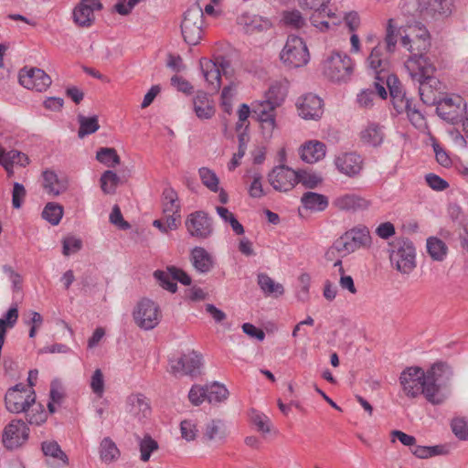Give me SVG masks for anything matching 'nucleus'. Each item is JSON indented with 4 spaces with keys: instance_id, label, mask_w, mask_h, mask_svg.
<instances>
[{
    "instance_id": "f257e3e1",
    "label": "nucleus",
    "mask_w": 468,
    "mask_h": 468,
    "mask_svg": "<svg viewBox=\"0 0 468 468\" xmlns=\"http://www.w3.org/2000/svg\"><path fill=\"white\" fill-rule=\"evenodd\" d=\"M405 68L412 81L419 84V94L423 103L441 104V95L443 93L444 86L434 76L436 69L430 59L426 56L415 55L409 58Z\"/></svg>"
},
{
    "instance_id": "f03ea898",
    "label": "nucleus",
    "mask_w": 468,
    "mask_h": 468,
    "mask_svg": "<svg viewBox=\"0 0 468 468\" xmlns=\"http://www.w3.org/2000/svg\"><path fill=\"white\" fill-rule=\"evenodd\" d=\"M425 399L433 405L442 404L447 394L443 389L450 384L453 372L444 362L433 364L426 372Z\"/></svg>"
},
{
    "instance_id": "7ed1b4c3",
    "label": "nucleus",
    "mask_w": 468,
    "mask_h": 468,
    "mask_svg": "<svg viewBox=\"0 0 468 468\" xmlns=\"http://www.w3.org/2000/svg\"><path fill=\"white\" fill-rule=\"evenodd\" d=\"M391 265L400 273L409 274L416 267V250L408 239H398L389 244Z\"/></svg>"
},
{
    "instance_id": "20e7f679",
    "label": "nucleus",
    "mask_w": 468,
    "mask_h": 468,
    "mask_svg": "<svg viewBox=\"0 0 468 468\" xmlns=\"http://www.w3.org/2000/svg\"><path fill=\"white\" fill-rule=\"evenodd\" d=\"M354 64L349 56L333 52L323 63L324 75L333 82L341 83L350 80Z\"/></svg>"
},
{
    "instance_id": "39448f33",
    "label": "nucleus",
    "mask_w": 468,
    "mask_h": 468,
    "mask_svg": "<svg viewBox=\"0 0 468 468\" xmlns=\"http://www.w3.org/2000/svg\"><path fill=\"white\" fill-rule=\"evenodd\" d=\"M280 58L289 69L304 66L309 61V52L303 40L294 35H290L282 48Z\"/></svg>"
},
{
    "instance_id": "423d86ee",
    "label": "nucleus",
    "mask_w": 468,
    "mask_h": 468,
    "mask_svg": "<svg viewBox=\"0 0 468 468\" xmlns=\"http://www.w3.org/2000/svg\"><path fill=\"white\" fill-rule=\"evenodd\" d=\"M371 237L367 227H356L346 231L335 240V248L341 256H346L360 248L368 247Z\"/></svg>"
},
{
    "instance_id": "0eeeda50",
    "label": "nucleus",
    "mask_w": 468,
    "mask_h": 468,
    "mask_svg": "<svg viewBox=\"0 0 468 468\" xmlns=\"http://www.w3.org/2000/svg\"><path fill=\"white\" fill-rule=\"evenodd\" d=\"M199 64L208 88L215 92L220 89L221 75L227 76L231 73L229 60L222 56L217 57L214 60L201 58Z\"/></svg>"
},
{
    "instance_id": "6e6552de",
    "label": "nucleus",
    "mask_w": 468,
    "mask_h": 468,
    "mask_svg": "<svg viewBox=\"0 0 468 468\" xmlns=\"http://www.w3.org/2000/svg\"><path fill=\"white\" fill-rule=\"evenodd\" d=\"M36 400V394L33 388H27L25 384L19 383L10 388L5 396V402L6 410L11 413L27 412L30 405Z\"/></svg>"
},
{
    "instance_id": "1a4fd4ad",
    "label": "nucleus",
    "mask_w": 468,
    "mask_h": 468,
    "mask_svg": "<svg viewBox=\"0 0 468 468\" xmlns=\"http://www.w3.org/2000/svg\"><path fill=\"white\" fill-rule=\"evenodd\" d=\"M181 31L184 40L189 45H197L203 34V10L198 5L188 8L181 23Z\"/></svg>"
},
{
    "instance_id": "9d476101",
    "label": "nucleus",
    "mask_w": 468,
    "mask_h": 468,
    "mask_svg": "<svg viewBox=\"0 0 468 468\" xmlns=\"http://www.w3.org/2000/svg\"><path fill=\"white\" fill-rule=\"evenodd\" d=\"M407 27L410 30L413 37L409 34L401 37V45L406 48L412 55L410 57L425 56L424 53L430 48V34L427 28L420 22H415L413 25H408Z\"/></svg>"
},
{
    "instance_id": "9b49d317",
    "label": "nucleus",
    "mask_w": 468,
    "mask_h": 468,
    "mask_svg": "<svg viewBox=\"0 0 468 468\" xmlns=\"http://www.w3.org/2000/svg\"><path fill=\"white\" fill-rule=\"evenodd\" d=\"M399 382L406 396L417 398L422 394L425 397L426 375L419 367H410L402 371Z\"/></svg>"
},
{
    "instance_id": "f8f14e48",
    "label": "nucleus",
    "mask_w": 468,
    "mask_h": 468,
    "mask_svg": "<svg viewBox=\"0 0 468 468\" xmlns=\"http://www.w3.org/2000/svg\"><path fill=\"white\" fill-rule=\"evenodd\" d=\"M170 373L174 376L197 377L202 366V356L196 351L183 354L178 359L169 358Z\"/></svg>"
},
{
    "instance_id": "ddd939ff",
    "label": "nucleus",
    "mask_w": 468,
    "mask_h": 468,
    "mask_svg": "<svg viewBox=\"0 0 468 468\" xmlns=\"http://www.w3.org/2000/svg\"><path fill=\"white\" fill-rule=\"evenodd\" d=\"M185 225L189 235L199 239H207L213 233V220L203 210L189 214Z\"/></svg>"
},
{
    "instance_id": "4468645a",
    "label": "nucleus",
    "mask_w": 468,
    "mask_h": 468,
    "mask_svg": "<svg viewBox=\"0 0 468 468\" xmlns=\"http://www.w3.org/2000/svg\"><path fill=\"white\" fill-rule=\"evenodd\" d=\"M29 428L22 420H11L4 429L2 441L8 450L24 445L28 440Z\"/></svg>"
},
{
    "instance_id": "2eb2a0df",
    "label": "nucleus",
    "mask_w": 468,
    "mask_h": 468,
    "mask_svg": "<svg viewBox=\"0 0 468 468\" xmlns=\"http://www.w3.org/2000/svg\"><path fill=\"white\" fill-rule=\"evenodd\" d=\"M154 277L160 286L171 292H176L177 290L176 281L184 285H190L192 282L190 276L185 271L176 266H168L165 271L157 270L154 272Z\"/></svg>"
},
{
    "instance_id": "dca6fc26",
    "label": "nucleus",
    "mask_w": 468,
    "mask_h": 468,
    "mask_svg": "<svg viewBox=\"0 0 468 468\" xmlns=\"http://www.w3.org/2000/svg\"><path fill=\"white\" fill-rule=\"evenodd\" d=\"M268 181L276 191L287 192L297 184V176L290 167L278 165L269 173Z\"/></svg>"
},
{
    "instance_id": "f3484780",
    "label": "nucleus",
    "mask_w": 468,
    "mask_h": 468,
    "mask_svg": "<svg viewBox=\"0 0 468 468\" xmlns=\"http://www.w3.org/2000/svg\"><path fill=\"white\" fill-rule=\"evenodd\" d=\"M19 82L26 89L42 92L50 86L51 78L37 68L23 69L19 72Z\"/></svg>"
},
{
    "instance_id": "a211bd4d",
    "label": "nucleus",
    "mask_w": 468,
    "mask_h": 468,
    "mask_svg": "<svg viewBox=\"0 0 468 468\" xmlns=\"http://www.w3.org/2000/svg\"><path fill=\"white\" fill-rule=\"evenodd\" d=\"M101 8L100 0H80L73 9V21L79 27H90L95 21L94 12Z\"/></svg>"
},
{
    "instance_id": "6ab92c4d",
    "label": "nucleus",
    "mask_w": 468,
    "mask_h": 468,
    "mask_svg": "<svg viewBox=\"0 0 468 468\" xmlns=\"http://www.w3.org/2000/svg\"><path fill=\"white\" fill-rule=\"evenodd\" d=\"M299 115L305 120H318L324 113L323 101L313 93H308L297 102Z\"/></svg>"
},
{
    "instance_id": "aec40b11",
    "label": "nucleus",
    "mask_w": 468,
    "mask_h": 468,
    "mask_svg": "<svg viewBox=\"0 0 468 468\" xmlns=\"http://www.w3.org/2000/svg\"><path fill=\"white\" fill-rule=\"evenodd\" d=\"M281 104V99L262 101L253 105L252 114L261 122L263 129L272 131L275 127V109Z\"/></svg>"
},
{
    "instance_id": "412c9836",
    "label": "nucleus",
    "mask_w": 468,
    "mask_h": 468,
    "mask_svg": "<svg viewBox=\"0 0 468 468\" xmlns=\"http://www.w3.org/2000/svg\"><path fill=\"white\" fill-rule=\"evenodd\" d=\"M338 171L349 177L359 175L363 168V159L356 153H345L335 159Z\"/></svg>"
},
{
    "instance_id": "4be33fe9",
    "label": "nucleus",
    "mask_w": 468,
    "mask_h": 468,
    "mask_svg": "<svg viewBox=\"0 0 468 468\" xmlns=\"http://www.w3.org/2000/svg\"><path fill=\"white\" fill-rule=\"evenodd\" d=\"M135 322H154L161 318V311L156 303L142 299L133 312Z\"/></svg>"
},
{
    "instance_id": "5701e85b",
    "label": "nucleus",
    "mask_w": 468,
    "mask_h": 468,
    "mask_svg": "<svg viewBox=\"0 0 468 468\" xmlns=\"http://www.w3.org/2000/svg\"><path fill=\"white\" fill-rule=\"evenodd\" d=\"M42 177L43 187L48 194L58 196L68 189V178L64 176H58L53 170H45L42 173Z\"/></svg>"
},
{
    "instance_id": "b1692460",
    "label": "nucleus",
    "mask_w": 468,
    "mask_h": 468,
    "mask_svg": "<svg viewBox=\"0 0 468 468\" xmlns=\"http://www.w3.org/2000/svg\"><path fill=\"white\" fill-rule=\"evenodd\" d=\"M369 201L356 194H346L337 197L333 201V206L343 211H356L367 209L369 207Z\"/></svg>"
},
{
    "instance_id": "393cba45",
    "label": "nucleus",
    "mask_w": 468,
    "mask_h": 468,
    "mask_svg": "<svg viewBox=\"0 0 468 468\" xmlns=\"http://www.w3.org/2000/svg\"><path fill=\"white\" fill-rule=\"evenodd\" d=\"M359 138L363 144L378 147L385 138L384 126L377 122H368L359 133Z\"/></svg>"
},
{
    "instance_id": "a878e982",
    "label": "nucleus",
    "mask_w": 468,
    "mask_h": 468,
    "mask_svg": "<svg viewBox=\"0 0 468 468\" xmlns=\"http://www.w3.org/2000/svg\"><path fill=\"white\" fill-rule=\"evenodd\" d=\"M238 24L243 27L247 34L267 31L271 27V23L268 19L249 14L239 16L238 17Z\"/></svg>"
},
{
    "instance_id": "bb28decb",
    "label": "nucleus",
    "mask_w": 468,
    "mask_h": 468,
    "mask_svg": "<svg viewBox=\"0 0 468 468\" xmlns=\"http://www.w3.org/2000/svg\"><path fill=\"white\" fill-rule=\"evenodd\" d=\"M190 261L199 273H207L214 267L213 257L203 247H195L191 250Z\"/></svg>"
},
{
    "instance_id": "cd10ccee",
    "label": "nucleus",
    "mask_w": 468,
    "mask_h": 468,
    "mask_svg": "<svg viewBox=\"0 0 468 468\" xmlns=\"http://www.w3.org/2000/svg\"><path fill=\"white\" fill-rule=\"evenodd\" d=\"M326 146L324 143L319 141H310L303 144L300 150L301 158L303 162L314 164L325 155Z\"/></svg>"
},
{
    "instance_id": "c85d7f7f",
    "label": "nucleus",
    "mask_w": 468,
    "mask_h": 468,
    "mask_svg": "<svg viewBox=\"0 0 468 468\" xmlns=\"http://www.w3.org/2000/svg\"><path fill=\"white\" fill-rule=\"evenodd\" d=\"M194 111L199 119H210L215 114V106L204 91H197L193 99Z\"/></svg>"
},
{
    "instance_id": "c756f323",
    "label": "nucleus",
    "mask_w": 468,
    "mask_h": 468,
    "mask_svg": "<svg viewBox=\"0 0 468 468\" xmlns=\"http://www.w3.org/2000/svg\"><path fill=\"white\" fill-rule=\"evenodd\" d=\"M303 207L311 211H324L328 207V198L322 194L306 192L301 197Z\"/></svg>"
},
{
    "instance_id": "7c9ffc66",
    "label": "nucleus",
    "mask_w": 468,
    "mask_h": 468,
    "mask_svg": "<svg viewBox=\"0 0 468 468\" xmlns=\"http://www.w3.org/2000/svg\"><path fill=\"white\" fill-rule=\"evenodd\" d=\"M228 436L226 425L223 420H211L206 424L203 438L206 441H223Z\"/></svg>"
},
{
    "instance_id": "2f4dec72",
    "label": "nucleus",
    "mask_w": 468,
    "mask_h": 468,
    "mask_svg": "<svg viewBox=\"0 0 468 468\" xmlns=\"http://www.w3.org/2000/svg\"><path fill=\"white\" fill-rule=\"evenodd\" d=\"M452 0H428L426 14L438 19L449 16L452 12Z\"/></svg>"
},
{
    "instance_id": "473e14b6",
    "label": "nucleus",
    "mask_w": 468,
    "mask_h": 468,
    "mask_svg": "<svg viewBox=\"0 0 468 468\" xmlns=\"http://www.w3.org/2000/svg\"><path fill=\"white\" fill-rule=\"evenodd\" d=\"M29 159L27 154L21 153L17 150H11L8 152H5L4 149L0 148V164L8 170L9 167L14 165H18L20 166H26L28 165Z\"/></svg>"
},
{
    "instance_id": "72a5a7b5",
    "label": "nucleus",
    "mask_w": 468,
    "mask_h": 468,
    "mask_svg": "<svg viewBox=\"0 0 468 468\" xmlns=\"http://www.w3.org/2000/svg\"><path fill=\"white\" fill-rule=\"evenodd\" d=\"M400 31L406 32L405 27H399L394 18H389L386 26L385 43L388 53H393L398 42V35Z\"/></svg>"
},
{
    "instance_id": "f704fd0d",
    "label": "nucleus",
    "mask_w": 468,
    "mask_h": 468,
    "mask_svg": "<svg viewBox=\"0 0 468 468\" xmlns=\"http://www.w3.org/2000/svg\"><path fill=\"white\" fill-rule=\"evenodd\" d=\"M77 120L79 122L78 136L82 139L85 136L94 133L100 128L99 119L97 115L84 116L83 114H78Z\"/></svg>"
},
{
    "instance_id": "c9c22d12",
    "label": "nucleus",
    "mask_w": 468,
    "mask_h": 468,
    "mask_svg": "<svg viewBox=\"0 0 468 468\" xmlns=\"http://www.w3.org/2000/svg\"><path fill=\"white\" fill-rule=\"evenodd\" d=\"M120 456V451L114 441L105 437L102 439L100 444V457L102 462L111 463L115 462Z\"/></svg>"
},
{
    "instance_id": "e433bc0d",
    "label": "nucleus",
    "mask_w": 468,
    "mask_h": 468,
    "mask_svg": "<svg viewBox=\"0 0 468 468\" xmlns=\"http://www.w3.org/2000/svg\"><path fill=\"white\" fill-rule=\"evenodd\" d=\"M258 284L266 295L278 297L284 292L283 286L281 283L275 282L265 273L258 275Z\"/></svg>"
},
{
    "instance_id": "4c0bfd02",
    "label": "nucleus",
    "mask_w": 468,
    "mask_h": 468,
    "mask_svg": "<svg viewBox=\"0 0 468 468\" xmlns=\"http://www.w3.org/2000/svg\"><path fill=\"white\" fill-rule=\"evenodd\" d=\"M369 68L377 74H380L386 70L388 65L387 58H383V48L378 44L372 50L367 58Z\"/></svg>"
},
{
    "instance_id": "58836bf2",
    "label": "nucleus",
    "mask_w": 468,
    "mask_h": 468,
    "mask_svg": "<svg viewBox=\"0 0 468 468\" xmlns=\"http://www.w3.org/2000/svg\"><path fill=\"white\" fill-rule=\"evenodd\" d=\"M427 250L432 260L442 261L446 257L448 248L441 239L436 237H430L427 239Z\"/></svg>"
},
{
    "instance_id": "ea45409f",
    "label": "nucleus",
    "mask_w": 468,
    "mask_h": 468,
    "mask_svg": "<svg viewBox=\"0 0 468 468\" xmlns=\"http://www.w3.org/2000/svg\"><path fill=\"white\" fill-rule=\"evenodd\" d=\"M207 400L209 403H220L227 399L229 390L227 388L218 382H214L210 385H206Z\"/></svg>"
},
{
    "instance_id": "a19ab883",
    "label": "nucleus",
    "mask_w": 468,
    "mask_h": 468,
    "mask_svg": "<svg viewBox=\"0 0 468 468\" xmlns=\"http://www.w3.org/2000/svg\"><path fill=\"white\" fill-rule=\"evenodd\" d=\"M164 214H176L180 212V204L176 192L172 188H165L163 192Z\"/></svg>"
},
{
    "instance_id": "79ce46f5",
    "label": "nucleus",
    "mask_w": 468,
    "mask_h": 468,
    "mask_svg": "<svg viewBox=\"0 0 468 468\" xmlns=\"http://www.w3.org/2000/svg\"><path fill=\"white\" fill-rule=\"evenodd\" d=\"M42 452L46 456L52 457L60 461L63 465H67L69 459L67 454L61 450L58 443L55 441H47L42 442Z\"/></svg>"
},
{
    "instance_id": "37998d69",
    "label": "nucleus",
    "mask_w": 468,
    "mask_h": 468,
    "mask_svg": "<svg viewBox=\"0 0 468 468\" xmlns=\"http://www.w3.org/2000/svg\"><path fill=\"white\" fill-rule=\"evenodd\" d=\"M120 181L121 179L115 172L107 170L101 176V188L104 194L112 195L115 193Z\"/></svg>"
},
{
    "instance_id": "c03bdc74",
    "label": "nucleus",
    "mask_w": 468,
    "mask_h": 468,
    "mask_svg": "<svg viewBox=\"0 0 468 468\" xmlns=\"http://www.w3.org/2000/svg\"><path fill=\"white\" fill-rule=\"evenodd\" d=\"M62 216L63 207L54 202L48 203L42 211L43 218L53 226H56L60 222Z\"/></svg>"
},
{
    "instance_id": "a18cd8bd",
    "label": "nucleus",
    "mask_w": 468,
    "mask_h": 468,
    "mask_svg": "<svg viewBox=\"0 0 468 468\" xmlns=\"http://www.w3.org/2000/svg\"><path fill=\"white\" fill-rule=\"evenodd\" d=\"M96 159L107 165L108 167L113 168L120 164L121 159L114 148L102 147L96 154Z\"/></svg>"
},
{
    "instance_id": "49530a36",
    "label": "nucleus",
    "mask_w": 468,
    "mask_h": 468,
    "mask_svg": "<svg viewBox=\"0 0 468 468\" xmlns=\"http://www.w3.org/2000/svg\"><path fill=\"white\" fill-rule=\"evenodd\" d=\"M26 413L27 420L30 424L40 425L47 420L48 414L44 407L36 401L30 405V409Z\"/></svg>"
},
{
    "instance_id": "de8ad7c7",
    "label": "nucleus",
    "mask_w": 468,
    "mask_h": 468,
    "mask_svg": "<svg viewBox=\"0 0 468 468\" xmlns=\"http://www.w3.org/2000/svg\"><path fill=\"white\" fill-rule=\"evenodd\" d=\"M199 177L202 184L212 192H218L219 190V178L211 169L207 167H201L198 170Z\"/></svg>"
},
{
    "instance_id": "09e8293b",
    "label": "nucleus",
    "mask_w": 468,
    "mask_h": 468,
    "mask_svg": "<svg viewBox=\"0 0 468 468\" xmlns=\"http://www.w3.org/2000/svg\"><path fill=\"white\" fill-rule=\"evenodd\" d=\"M138 441L141 453L140 458L143 462H148L152 452L158 449V443L148 434L144 435L142 439L138 437Z\"/></svg>"
},
{
    "instance_id": "8fccbe9b",
    "label": "nucleus",
    "mask_w": 468,
    "mask_h": 468,
    "mask_svg": "<svg viewBox=\"0 0 468 468\" xmlns=\"http://www.w3.org/2000/svg\"><path fill=\"white\" fill-rule=\"evenodd\" d=\"M250 420L259 431L262 433H269L271 431V420L265 414L252 410L250 413Z\"/></svg>"
},
{
    "instance_id": "3c124183",
    "label": "nucleus",
    "mask_w": 468,
    "mask_h": 468,
    "mask_svg": "<svg viewBox=\"0 0 468 468\" xmlns=\"http://www.w3.org/2000/svg\"><path fill=\"white\" fill-rule=\"evenodd\" d=\"M295 175L297 176V183H302L307 188H314L322 182L319 176L303 170L295 171Z\"/></svg>"
},
{
    "instance_id": "603ef678",
    "label": "nucleus",
    "mask_w": 468,
    "mask_h": 468,
    "mask_svg": "<svg viewBox=\"0 0 468 468\" xmlns=\"http://www.w3.org/2000/svg\"><path fill=\"white\" fill-rule=\"evenodd\" d=\"M283 21L287 26L299 29L305 25V20L298 10L287 11L283 14Z\"/></svg>"
},
{
    "instance_id": "864d4df0",
    "label": "nucleus",
    "mask_w": 468,
    "mask_h": 468,
    "mask_svg": "<svg viewBox=\"0 0 468 468\" xmlns=\"http://www.w3.org/2000/svg\"><path fill=\"white\" fill-rule=\"evenodd\" d=\"M90 388L93 393L98 397H101L104 392V378L100 368L96 369L90 379Z\"/></svg>"
},
{
    "instance_id": "5fc2aeb1",
    "label": "nucleus",
    "mask_w": 468,
    "mask_h": 468,
    "mask_svg": "<svg viewBox=\"0 0 468 468\" xmlns=\"http://www.w3.org/2000/svg\"><path fill=\"white\" fill-rule=\"evenodd\" d=\"M180 431L182 437L188 441L195 440L197 437V429L193 420H182L180 423Z\"/></svg>"
},
{
    "instance_id": "6e6d98bb",
    "label": "nucleus",
    "mask_w": 468,
    "mask_h": 468,
    "mask_svg": "<svg viewBox=\"0 0 468 468\" xmlns=\"http://www.w3.org/2000/svg\"><path fill=\"white\" fill-rule=\"evenodd\" d=\"M188 399L193 405H200L207 399L206 387L194 385L188 393Z\"/></svg>"
},
{
    "instance_id": "4d7b16f0",
    "label": "nucleus",
    "mask_w": 468,
    "mask_h": 468,
    "mask_svg": "<svg viewBox=\"0 0 468 468\" xmlns=\"http://www.w3.org/2000/svg\"><path fill=\"white\" fill-rule=\"evenodd\" d=\"M82 242L80 239L74 237H67L63 239L62 253L69 256L79 251L81 249Z\"/></svg>"
},
{
    "instance_id": "13d9d810",
    "label": "nucleus",
    "mask_w": 468,
    "mask_h": 468,
    "mask_svg": "<svg viewBox=\"0 0 468 468\" xmlns=\"http://www.w3.org/2000/svg\"><path fill=\"white\" fill-rule=\"evenodd\" d=\"M452 432L461 440H468V423L463 419L452 421Z\"/></svg>"
},
{
    "instance_id": "bf43d9fd",
    "label": "nucleus",
    "mask_w": 468,
    "mask_h": 468,
    "mask_svg": "<svg viewBox=\"0 0 468 468\" xmlns=\"http://www.w3.org/2000/svg\"><path fill=\"white\" fill-rule=\"evenodd\" d=\"M110 222L121 229H128L131 227V225L123 219L121 209L117 205L113 206L110 214Z\"/></svg>"
},
{
    "instance_id": "052dcab7",
    "label": "nucleus",
    "mask_w": 468,
    "mask_h": 468,
    "mask_svg": "<svg viewBox=\"0 0 468 468\" xmlns=\"http://www.w3.org/2000/svg\"><path fill=\"white\" fill-rule=\"evenodd\" d=\"M26 194L27 192L24 186L16 182L12 192V205L15 208L21 207Z\"/></svg>"
},
{
    "instance_id": "680f3d73",
    "label": "nucleus",
    "mask_w": 468,
    "mask_h": 468,
    "mask_svg": "<svg viewBox=\"0 0 468 468\" xmlns=\"http://www.w3.org/2000/svg\"><path fill=\"white\" fill-rule=\"evenodd\" d=\"M425 180L431 188L437 191H442L449 186L447 181H445L444 179H442L441 177L435 174L431 173L426 175Z\"/></svg>"
},
{
    "instance_id": "e2e57ef3",
    "label": "nucleus",
    "mask_w": 468,
    "mask_h": 468,
    "mask_svg": "<svg viewBox=\"0 0 468 468\" xmlns=\"http://www.w3.org/2000/svg\"><path fill=\"white\" fill-rule=\"evenodd\" d=\"M129 400L133 405V409L134 410L142 411L144 416H146L147 412H149V405L146 401L145 397H144L143 395L131 396L129 398Z\"/></svg>"
},
{
    "instance_id": "0e129e2a",
    "label": "nucleus",
    "mask_w": 468,
    "mask_h": 468,
    "mask_svg": "<svg viewBox=\"0 0 468 468\" xmlns=\"http://www.w3.org/2000/svg\"><path fill=\"white\" fill-rule=\"evenodd\" d=\"M310 281L311 278L307 273H303L299 277L300 289L297 292V297L303 302L306 301L308 298Z\"/></svg>"
},
{
    "instance_id": "69168bd1",
    "label": "nucleus",
    "mask_w": 468,
    "mask_h": 468,
    "mask_svg": "<svg viewBox=\"0 0 468 468\" xmlns=\"http://www.w3.org/2000/svg\"><path fill=\"white\" fill-rule=\"evenodd\" d=\"M299 5L303 9H310L314 11H320L327 8V4L330 0H298Z\"/></svg>"
},
{
    "instance_id": "338daca9",
    "label": "nucleus",
    "mask_w": 468,
    "mask_h": 468,
    "mask_svg": "<svg viewBox=\"0 0 468 468\" xmlns=\"http://www.w3.org/2000/svg\"><path fill=\"white\" fill-rule=\"evenodd\" d=\"M251 197L259 198L265 195L261 184V176L259 174L254 175L253 181L249 189Z\"/></svg>"
},
{
    "instance_id": "774afa93",
    "label": "nucleus",
    "mask_w": 468,
    "mask_h": 468,
    "mask_svg": "<svg viewBox=\"0 0 468 468\" xmlns=\"http://www.w3.org/2000/svg\"><path fill=\"white\" fill-rule=\"evenodd\" d=\"M375 98V91L373 90H362L357 95V102L361 107L370 108L373 106V100Z\"/></svg>"
}]
</instances>
